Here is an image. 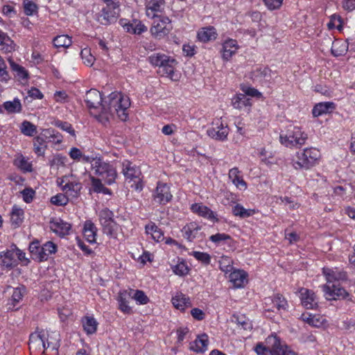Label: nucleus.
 <instances>
[{
    "label": "nucleus",
    "instance_id": "1",
    "mask_svg": "<svg viewBox=\"0 0 355 355\" xmlns=\"http://www.w3.org/2000/svg\"><path fill=\"white\" fill-rule=\"evenodd\" d=\"M266 344V346L262 343L257 344L254 351L258 355H296L294 352L288 350L286 345H282L276 335L268 336Z\"/></svg>",
    "mask_w": 355,
    "mask_h": 355
},
{
    "label": "nucleus",
    "instance_id": "2",
    "mask_svg": "<svg viewBox=\"0 0 355 355\" xmlns=\"http://www.w3.org/2000/svg\"><path fill=\"white\" fill-rule=\"evenodd\" d=\"M92 167L94 173L103 180L105 184L110 185L115 182L117 173L115 168L110 163L101 158L93 159Z\"/></svg>",
    "mask_w": 355,
    "mask_h": 355
},
{
    "label": "nucleus",
    "instance_id": "3",
    "mask_svg": "<svg viewBox=\"0 0 355 355\" xmlns=\"http://www.w3.org/2000/svg\"><path fill=\"white\" fill-rule=\"evenodd\" d=\"M130 105V99L121 93L112 92L108 96V101L102 104V114H113L120 107L128 108Z\"/></svg>",
    "mask_w": 355,
    "mask_h": 355
},
{
    "label": "nucleus",
    "instance_id": "4",
    "mask_svg": "<svg viewBox=\"0 0 355 355\" xmlns=\"http://www.w3.org/2000/svg\"><path fill=\"white\" fill-rule=\"evenodd\" d=\"M320 157V153L317 148H305L303 152L298 153L294 167L296 169H309L316 164Z\"/></svg>",
    "mask_w": 355,
    "mask_h": 355
},
{
    "label": "nucleus",
    "instance_id": "5",
    "mask_svg": "<svg viewBox=\"0 0 355 355\" xmlns=\"http://www.w3.org/2000/svg\"><path fill=\"white\" fill-rule=\"evenodd\" d=\"M154 21L150 28L152 35L156 39H162L172 30L171 20L167 17H160L153 15Z\"/></svg>",
    "mask_w": 355,
    "mask_h": 355
},
{
    "label": "nucleus",
    "instance_id": "6",
    "mask_svg": "<svg viewBox=\"0 0 355 355\" xmlns=\"http://www.w3.org/2000/svg\"><path fill=\"white\" fill-rule=\"evenodd\" d=\"M123 173L126 179L133 180L135 184L132 185L137 191H141L143 185L141 184V179L140 175H141V171L139 168L135 166H132V163L129 161L125 160L123 162Z\"/></svg>",
    "mask_w": 355,
    "mask_h": 355
},
{
    "label": "nucleus",
    "instance_id": "7",
    "mask_svg": "<svg viewBox=\"0 0 355 355\" xmlns=\"http://www.w3.org/2000/svg\"><path fill=\"white\" fill-rule=\"evenodd\" d=\"M101 224L105 234L113 236L114 234L116 223L114 220V214L107 208L102 209L98 214Z\"/></svg>",
    "mask_w": 355,
    "mask_h": 355
},
{
    "label": "nucleus",
    "instance_id": "8",
    "mask_svg": "<svg viewBox=\"0 0 355 355\" xmlns=\"http://www.w3.org/2000/svg\"><path fill=\"white\" fill-rule=\"evenodd\" d=\"M207 134L214 139L224 141L229 134V128L220 119H218L212 122L211 127L208 128Z\"/></svg>",
    "mask_w": 355,
    "mask_h": 355
},
{
    "label": "nucleus",
    "instance_id": "9",
    "mask_svg": "<svg viewBox=\"0 0 355 355\" xmlns=\"http://www.w3.org/2000/svg\"><path fill=\"white\" fill-rule=\"evenodd\" d=\"M119 8L105 6L97 15L96 19L102 25H110L116 21L119 17Z\"/></svg>",
    "mask_w": 355,
    "mask_h": 355
},
{
    "label": "nucleus",
    "instance_id": "10",
    "mask_svg": "<svg viewBox=\"0 0 355 355\" xmlns=\"http://www.w3.org/2000/svg\"><path fill=\"white\" fill-rule=\"evenodd\" d=\"M322 291L327 300H337L339 298L345 299L349 293L339 284L332 283L327 284L322 286Z\"/></svg>",
    "mask_w": 355,
    "mask_h": 355
},
{
    "label": "nucleus",
    "instance_id": "11",
    "mask_svg": "<svg viewBox=\"0 0 355 355\" xmlns=\"http://www.w3.org/2000/svg\"><path fill=\"white\" fill-rule=\"evenodd\" d=\"M29 349L31 352H42V354H46L45 350V332L44 331H36L30 335Z\"/></svg>",
    "mask_w": 355,
    "mask_h": 355
},
{
    "label": "nucleus",
    "instance_id": "12",
    "mask_svg": "<svg viewBox=\"0 0 355 355\" xmlns=\"http://www.w3.org/2000/svg\"><path fill=\"white\" fill-rule=\"evenodd\" d=\"M172 195L169 187L166 184L158 183L153 193V200L155 203L165 205L171 200Z\"/></svg>",
    "mask_w": 355,
    "mask_h": 355
},
{
    "label": "nucleus",
    "instance_id": "13",
    "mask_svg": "<svg viewBox=\"0 0 355 355\" xmlns=\"http://www.w3.org/2000/svg\"><path fill=\"white\" fill-rule=\"evenodd\" d=\"M49 223L51 230L62 237L69 234L71 228V224L60 218H52Z\"/></svg>",
    "mask_w": 355,
    "mask_h": 355
},
{
    "label": "nucleus",
    "instance_id": "14",
    "mask_svg": "<svg viewBox=\"0 0 355 355\" xmlns=\"http://www.w3.org/2000/svg\"><path fill=\"white\" fill-rule=\"evenodd\" d=\"M19 250H17V252L14 250H7L6 252H2L0 254V259H1V266L5 267L6 268H12L17 265V259H16L17 256L19 259L21 256V253L19 252Z\"/></svg>",
    "mask_w": 355,
    "mask_h": 355
},
{
    "label": "nucleus",
    "instance_id": "15",
    "mask_svg": "<svg viewBox=\"0 0 355 355\" xmlns=\"http://www.w3.org/2000/svg\"><path fill=\"white\" fill-rule=\"evenodd\" d=\"M302 304L307 309H313L318 305L315 293L307 288H302L300 291Z\"/></svg>",
    "mask_w": 355,
    "mask_h": 355
},
{
    "label": "nucleus",
    "instance_id": "16",
    "mask_svg": "<svg viewBox=\"0 0 355 355\" xmlns=\"http://www.w3.org/2000/svg\"><path fill=\"white\" fill-rule=\"evenodd\" d=\"M85 101L89 109H97L103 104L101 94L98 90L92 89L87 92Z\"/></svg>",
    "mask_w": 355,
    "mask_h": 355
},
{
    "label": "nucleus",
    "instance_id": "17",
    "mask_svg": "<svg viewBox=\"0 0 355 355\" xmlns=\"http://www.w3.org/2000/svg\"><path fill=\"white\" fill-rule=\"evenodd\" d=\"M64 182V180H62L60 183V186H62V190L65 193V194L69 198H78L80 195V192L82 189L81 183L79 182L73 181L67 182L64 185H62Z\"/></svg>",
    "mask_w": 355,
    "mask_h": 355
},
{
    "label": "nucleus",
    "instance_id": "18",
    "mask_svg": "<svg viewBox=\"0 0 355 355\" xmlns=\"http://www.w3.org/2000/svg\"><path fill=\"white\" fill-rule=\"evenodd\" d=\"M45 350L50 349L55 351V354L58 355V349L60 346V334L58 332L45 333Z\"/></svg>",
    "mask_w": 355,
    "mask_h": 355
},
{
    "label": "nucleus",
    "instance_id": "19",
    "mask_svg": "<svg viewBox=\"0 0 355 355\" xmlns=\"http://www.w3.org/2000/svg\"><path fill=\"white\" fill-rule=\"evenodd\" d=\"M322 270L327 279V284H339V281L347 279V273L345 271L334 270L330 268H323Z\"/></svg>",
    "mask_w": 355,
    "mask_h": 355
},
{
    "label": "nucleus",
    "instance_id": "20",
    "mask_svg": "<svg viewBox=\"0 0 355 355\" xmlns=\"http://www.w3.org/2000/svg\"><path fill=\"white\" fill-rule=\"evenodd\" d=\"M191 209L193 213L213 221H218L216 214L207 206L200 203H195L191 205Z\"/></svg>",
    "mask_w": 355,
    "mask_h": 355
},
{
    "label": "nucleus",
    "instance_id": "21",
    "mask_svg": "<svg viewBox=\"0 0 355 355\" xmlns=\"http://www.w3.org/2000/svg\"><path fill=\"white\" fill-rule=\"evenodd\" d=\"M209 344L208 336L206 334L198 335L191 345L190 349L197 353H202L207 349Z\"/></svg>",
    "mask_w": 355,
    "mask_h": 355
},
{
    "label": "nucleus",
    "instance_id": "22",
    "mask_svg": "<svg viewBox=\"0 0 355 355\" xmlns=\"http://www.w3.org/2000/svg\"><path fill=\"white\" fill-rule=\"evenodd\" d=\"M238 49L237 42L230 39L226 40L223 44V58L228 60L236 52Z\"/></svg>",
    "mask_w": 355,
    "mask_h": 355
},
{
    "label": "nucleus",
    "instance_id": "23",
    "mask_svg": "<svg viewBox=\"0 0 355 355\" xmlns=\"http://www.w3.org/2000/svg\"><path fill=\"white\" fill-rule=\"evenodd\" d=\"M217 37L216 28L213 26H207L201 28L198 32V38L200 41L207 42L214 40Z\"/></svg>",
    "mask_w": 355,
    "mask_h": 355
},
{
    "label": "nucleus",
    "instance_id": "24",
    "mask_svg": "<svg viewBox=\"0 0 355 355\" xmlns=\"http://www.w3.org/2000/svg\"><path fill=\"white\" fill-rule=\"evenodd\" d=\"M96 227L91 220H86L85 222L83 234L89 243H96Z\"/></svg>",
    "mask_w": 355,
    "mask_h": 355
},
{
    "label": "nucleus",
    "instance_id": "25",
    "mask_svg": "<svg viewBox=\"0 0 355 355\" xmlns=\"http://www.w3.org/2000/svg\"><path fill=\"white\" fill-rule=\"evenodd\" d=\"M176 64V60L168 56V60L164 61L163 64L159 66V73H162V76L172 77Z\"/></svg>",
    "mask_w": 355,
    "mask_h": 355
},
{
    "label": "nucleus",
    "instance_id": "26",
    "mask_svg": "<svg viewBox=\"0 0 355 355\" xmlns=\"http://www.w3.org/2000/svg\"><path fill=\"white\" fill-rule=\"evenodd\" d=\"M171 301L173 305L180 311H184L186 308L191 306L189 298L182 293H177L175 296L173 297Z\"/></svg>",
    "mask_w": 355,
    "mask_h": 355
},
{
    "label": "nucleus",
    "instance_id": "27",
    "mask_svg": "<svg viewBox=\"0 0 355 355\" xmlns=\"http://www.w3.org/2000/svg\"><path fill=\"white\" fill-rule=\"evenodd\" d=\"M247 276L248 275L245 271L238 270L232 272L230 278L235 287L241 288L244 286Z\"/></svg>",
    "mask_w": 355,
    "mask_h": 355
},
{
    "label": "nucleus",
    "instance_id": "28",
    "mask_svg": "<svg viewBox=\"0 0 355 355\" xmlns=\"http://www.w3.org/2000/svg\"><path fill=\"white\" fill-rule=\"evenodd\" d=\"M232 105L234 108L241 110L248 108L249 110L251 106L250 98L243 94H239L232 98Z\"/></svg>",
    "mask_w": 355,
    "mask_h": 355
},
{
    "label": "nucleus",
    "instance_id": "29",
    "mask_svg": "<svg viewBox=\"0 0 355 355\" xmlns=\"http://www.w3.org/2000/svg\"><path fill=\"white\" fill-rule=\"evenodd\" d=\"M201 227L196 223H191L183 228L184 237L189 241H191L195 238L198 237V232Z\"/></svg>",
    "mask_w": 355,
    "mask_h": 355
},
{
    "label": "nucleus",
    "instance_id": "30",
    "mask_svg": "<svg viewBox=\"0 0 355 355\" xmlns=\"http://www.w3.org/2000/svg\"><path fill=\"white\" fill-rule=\"evenodd\" d=\"M270 78V70L268 68H257L252 72L251 78L254 81L262 83L268 80Z\"/></svg>",
    "mask_w": 355,
    "mask_h": 355
},
{
    "label": "nucleus",
    "instance_id": "31",
    "mask_svg": "<svg viewBox=\"0 0 355 355\" xmlns=\"http://www.w3.org/2000/svg\"><path fill=\"white\" fill-rule=\"evenodd\" d=\"M3 107L8 114L19 113L21 112L22 105L19 98H15L12 101H6L3 103Z\"/></svg>",
    "mask_w": 355,
    "mask_h": 355
},
{
    "label": "nucleus",
    "instance_id": "32",
    "mask_svg": "<svg viewBox=\"0 0 355 355\" xmlns=\"http://www.w3.org/2000/svg\"><path fill=\"white\" fill-rule=\"evenodd\" d=\"M46 138L44 136V133L37 136L34 139V151L39 156H43L44 155L46 148Z\"/></svg>",
    "mask_w": 355,
    "mask_h": 355
},
{
    "label": "nucleus",
    "instance_id": "33",
    "mask_svg": "<svg viewBox=\"0 0 355 355\" xmlns=\"http://www.w3.org/2000/svg\"><path fill=\"white\" fill-rule=\"evenodd\" d=\"M334 108V104L330 102L320 103L315 105L312 110L313 116L317 117L323 114L327 113L330 110Z\"/></svg>",
    "mask_w": 355,
    "mask_h": 355
},
{
    "label": "nucleus",
    "instance_id": "34",
    "mask_svg": "<svg viewBox=\"0 0 355 355\" xmlns=\"http://www.w3.org/2000/svg\"><path fill=\"white\" fill-rule=\"evenodd\" d=\"M24 219V210L21 208L14 207L10 214V222L12 225L17 228L18 227Z\"/></svg>",
    "mask_w": 355,
    "mask_h": 355
},
{
    "label": "nucleus",
    "instance_id": "35",
    "mask_svg": "<svg viewBox=\"0 0 355 355\" xmlns=\"http://www.w3.org/2000/svg\"><path fill=\"white\" fill-rule=\"evenodd\" d=\"M40 254L43 257L44 259L42 261L48 259L49 255L52 254H55L57 251V245L51 241L46 242L43 245L41 246L40 248Z\"/></svg>",
    "mask_w": 355,
    "mask_h": 355
},
{
    "label": "nucleus",
    "instance_id": "36",
    "mask_svg": "<svg viewBox=\"0 0 355 355\" xmlns=\"http://www.w3.org/2000/svg\"><path fill=\"white\" fill-rule=\"evenodd\" d=\"M295 132L293 131L292 126L287 130L286 135H280V142L286 147H295Z\"/></svg>",
    "mask_w": 355,
    "mask_h": 355
},
{
    "label": "nucleus",
    "instance_id": "37",
    "mask_svg": "<svg viewBox=\"0 0 355 355\" xmlns=\"http://www.w3.org/2000/svg\"><path fill=\"white\" fill-rule=\"evenodd\" d=\"M40 248L41 245L37 240L33 241L29 245V251L31 254V258L40 262L42 261V259L44 258V256L42 257L40 254Z\"/></svg>",
    "mask_w": 355,
    "mask_h": 355
},
{
    "label": "nucleus",
    "instance_id": "38",
    "mask_svg": "<svg viewBox=\"0 0 355 355\" xmlns=\"http://www.w3.org/2000/svg\"><path fill=\"white\" fill-rule=\"evenodd\" d=\"M83 323L84 329L87 334H93L96 331L98 322L93 317H85Z\"/></svg>",
    "mask_w": 355,
    "mask_h": 355
},
{
    "label": "nucleus",
    "instance_id": "39",
    "mask_svg": "<svg viewBox=\"0 0 355 355\" xmlns=\"http://www.w3.org/2000/svg\"><path fill=\"white\" fill-rule=\"evenodd\" d=\"M293 131L295 132V147H300L303 144H305L306 140L307 139V135L301 130L299 127L292 126Z\"/></svg>",
    "mask_w": 355,
    "mask_h": 355
},
{
    "label": "nucleus",
    "instance_id": "40",
    "mask_svg": "<svg viewBox=\"0 0 355 355\" xmlns=\"http://www.w3.org/2000/svg\"><path fill=\"white\" fill-rule=\"evenodd\" d=\"M130 296V293L124 291L120 293L119 295V309L125 313H130L131 312V308L128 304L127 297Z\"/></svg>",
    "mask_w": 355,
    "mask_h": 355
},
{
    "label": "nucleus",
    "instance_id": "41",
    "mask_svg": "<svg viewBox=\"0 0 355 355\" xmlns=\"http://www.w3.org/2000/svg\"><path fill=\"white\" fill-rule=\"evenodd\" d=\"M71 39L67 35H60L54 37L53 45L56 48H67L71 44Z\"/></svg>",
    "mask_w": 355,
    "mask_h": 355
},
{
    "label": "nucleus",
    "instance_id": "42",
    "mask_svg": "<svg viewBox=\"0 0 355 355\" xmlns=\"http://www.w3.org/2000/svg\"><path fill=\"white\" fill-rule=\"evenodd\" d=\"M21 132L26 136L32 137L37 133V127L28 121H24L20 126Z\"/></svg>",
    "mask_w": 355,
    "mask_h": 355
},
{
    "label": "nucleus",
    "instance_id": "43",
    "mask_svg": "<svg viewBox=\"0 0 355 355\" xmlns=\"http://www.w3.org/2000/svg\"><path fill=\"white\" fill-rule=\"evenodd\" d=\"M347 49V45L340 42L336 41L332 42V46L331 49V53L335 57H339L343 55Z\"/></svg>",
    "mask_w": 355,
    "mask_h": 355
},
{
    "label": "nucleus",
    "instance_id": "44",
    "mask_svg": "<svg viewBox=\"0 0 355 355\" xmlns=\"http://www.w3.org/2000/svg\"><path fill=\"white\" fill-rule=\"evenodd\" d=\"M92 184L93 187V190L96 193H103L104 194H110V190L104 187L102 183L103 180L100 178H96L94 177L91 178Z\"/></svg>",
    "mask_w": 355,
    "mask_h": 355
},
{
    "label": "nucleus",
    "instance_id": "45",
    "mask_svg": "<svg viewBox=\"0 0 355 355\" xmlns=\"http://www.w3.org/2000/svg\"><path fill=\"white\" fill-rule=\"evenodd\" d=\"M26 292V288L24 286L15 288L13 289V292L11 296V302L12 309H15L17 303L19 302Z\"/></svg>",
    "mask_w": 355,
    "mask_h": 355
},
{
    "label": "nucleus",
    "instance_id": "46",
    "mask_svg": "<svg viewBox=\"0 0 355 355\" xmlns=\"http://www.w3.org/2000/svg\"><path fill=\"white\" fill-rule=\"evenodd\" d=\"M232 213L236 216L245 218L250 216L254 213V211L252 209H246L242 205L237 204L233 207Z\"/></svg>",
    "mask_w": 355,
    "mask_h": 355
},
{
    "label": "nucleus",
    "instance_id": "47",
    "mask_svg": "<svg viewBox=\"0 0 355 355\" xmlns=\"http://www.w3.org/2000/svg\"><path fill=\"white\" fill-rule=\"evenodd\" d=\"M234 322L244 330H251L252 329V324L251 321L245 315H234Z\"/></svg>",
    "mask_w": 355,
    "mask_h": 355
},
{
    "label": "nucleus",
    "instance_id": "48",
    "mask_svg": "<svg viewBox=\"0 0 355 355\" xmlns=\"http://www.w3.org/2000/svg\"><path fill=\"white\" fill-rule=\"evenodd\" d=\"M150 63L154 66L159 67L164 61L168 60V56L160 53H155L148 57Z\"/></svg>",
    "mask_w": 355,
    "mask_h": 355
},
{
    "label": "nucleus",
    "instance_id": "49",
    "mask_svg": "<svg viewBox=\"0 0 355 355\" xmlns=\"http://www.w3.org/2000/svg\"><path fill=\"white\" fill-rule=\"evenodd\" d=\"M272 302L275 304L278 310H286L288 307V302L286 298L279 293L274 295Z\"/></svg>",
    "mask_w": 355,
    "mask_h": 355
},
{
    "label": "nucleus",
    "instance_id": "50",
    "mask_svg": "<svg viewBox=\"0 0 355 355\" xmlns=\"http://www.w3.org/2000/svg\"><path fill=\"white\" fill-rule=\"evenodd\" d=\"M165 3L164 0H150L146 4L147 12L151 10L152 12H159L161 10V6ZM149 13L147 12V15L149 16Z\"/></svg>",
    "mask_w": 355,
    "mask_h": 355
},
{
    "label": "nucleus",
    "instance_id": "51",
    "mask_svg": "<svg viewBox=\"0 0 355 355\" xmlns=\"http://www.w3.org/2000/svg\"><path fill=\"white\" fill-rule=\"evenodd\" d=\"M220 269L225 273L232 272L233 269L232 259L226 256L222 257L219 261Z\"/></svg>",
    "mask_w": 355,
    "mask_h": 355
},
{
    "label": "nucleus",
    "instance_id": "52",
    "mask_svg": "<svg viewBox=\"0 0 355 355\" xmlns=\"http://www.w3.org/2000/svg\"><path fill=\"white\" fill-rule=\"evenodd\" d=\"M69 199L65 193H58L51 197V202L56 206H64L68 203Z\"/></svg>",
    "mask_w": 355,
    "mask_h": 355
},
{
    "label": "nucleus",
    "instance_id": "53",
    "mask_svg": "<svg viewBox=\"0 0 355 355\" xmlns=\"http://www.w3.org/2000/svg\"><path fill=\"white\" fill-rule=\"evenodd\" d=\"M11 69L17 73V76L22 79H26L28 73L24 67L15 63L12 61L10 62Z\"/></svg>",
    "mask_w": 355,
    "mask_h": 355
},
{
    "label": "nucleus",
    "instance_id": "54",
    "mask_svg": "<svg viewBox=\"0 0 355 355\" xmlns=\"http://www.w3.org/2000/svg\"><path fill=\"white\" fill-rule=\"evenodd\" d=\"M80 56L84 63L87 66H92L95 60L94 57L91 53L90 49L87 48H85L81 51Z\"/></svg>",
    "mask_w": 355,
    "mask_h": 355
},
{
    "label": "nucleus",
    "instance_id": "55",
    "mask_svg": "<svg viewBox=\"0 0 355 355\" xmlns=\"http://www.w3.org/2000/svg\"><path fill=\"white\" fill-rule=\"evenodd\" d=\"M191 254L193 255L198 261L205 265L209 264L211 261V257L207 252L193 251Z\"/></svg>",
    "mask_w": 355,
    "mask_h": 355
},
{
    "label": "nucleus",
    "instance_id": "56",
    "mask_svg": "<svg viewBox=\"0 0 355 355\" xmlns=\"http://www.w3.org/2000/svg\"><path fill=\"white\" fill-rule=\"evenodd\" d=\"M37 6L34 2L29 0L24 1V11L26 15H33L35 12H37Z\"/></svg>",
    "mask_w": 355,
    "mask_h": 355
},
{
    "label": "nucleus",
    "instance_id": "57",
    "mask_svg": "<svg viewBox=\"0 0 355 355\" xmlns=\"http://www.w3.org/2000/svg\"><path fill=\"white\" fill-rule=\"evenodd\" d=\"M241 89L242 92L244 93L243 94H245L246 96H249L257 98H260L262 96L261 92H259L257 89L251 87L250 86L242 85L241 86Z\"/></svg>",
    "mask_w": 355,
    "mask_h": 355
},
{
    "label": "nucleus",
    "instance_id": "58",
    "mask_svg": "<svg viewBox=\"0 0 355 355\" xmlns=\"http://www.w3.org/2000/svg\"><path fill=\"white\" fill-rule=\"evenodd\" d=\"M132 297L140 304H146L149 301L148 297L146 296L144 292L140 290H137L135 292V294L132 296Z\"/></svg>",
    "mask_w": 355,
    "mask_h": 355
},
{
    "label": "nucleus",
    "instance_id": "59",
    "mask_svg": "<svg viewBox=\"0 0 355 355\" xmlns=\"http://www.w3.org/2000/svg\"><path fill=\"white\" fill-rule=\"evenodd\" d=\"M55 125L60 128L61 130L69 132L71 135H75V130L73 129L71 125L66 121H55Z\"/></svg>",
    "mask_w": 355,
    "mask_h": 355
},
{
    "label": "nucleus",
    "instance_id": "60",
    "mask_svg": "<svg viewBox=\"0 0 355 355\" xmlns=\"http://www.w3.org/2000/svg\"><path fill=\"white\" fill-rule=\"evenodd\" d=\"M44 136L46 138H53L56 144H60L62 141L61 135L58 132L55 133L54 130L48 129L44 130Z\"/></svg>",
    "mask_w": 355,
    "mask_h": 355
},
{
    "label": "nucleus",
    "instance_id": "61",
    "mask_svg": "<svg viewBox=\"0 0 355 355\" xmlns=\"http://www.w3.org/2000/svg\"><path fill=\"white\" fill-rule=\"evenodd\" d=\"M209 239L216 244H220L221 241L231 239V236L224 233H218L214 235H211L209 237Z\"/></svg>",
    "mask_w": 355,
    "mask_h": 355
},
{
    "label": "nucleus",
    "instance_id": "62",
    "mask_svg": "<svg viewBox=\"0 0 355 355\" xmlns=\"http://www.w3.org/2000/svg\"><path fill=\"white\" fill-rule=\"evenodd\" d=\"M263 1L269 10H273L282 6L283 0H263Z\"/></svg>",
    "mask_w": 355,
    "mask_h": 355
},
{
    "label": "nucleus",
    "instance_id": "63",
    "mask_svg": "<svg viewBox=\"0 0 355 355\" xmlns=\"http://www.w3.org/2000/svg\"><path fill=\"white\" fill-rule=\"evenodd\" d=\"M21 193L24 200L26 203H30L33 200L35 193V191L31 188H26Z\"/></svg>",
    "mask_w": 355,
    "mask_h": 355
},
{
    "label": "nucleus",
    "instance_id": "64",
    "mask_svg": "<svg viewBox=\"0 0 355 355\" xmlns=\"http://www.w3.org/2000/svg\"><path fill=\"white\" fill-rule=\"evenodd\" d=\"M173 271L175 275L183 276L188 273V268L184 263H180L173 268Z\"/></svg>",
    "mask_w": 355,
    "mask_h": 355
}]
</instances>
